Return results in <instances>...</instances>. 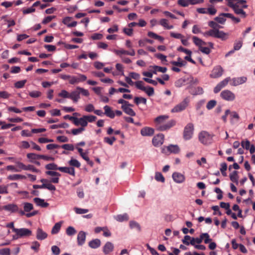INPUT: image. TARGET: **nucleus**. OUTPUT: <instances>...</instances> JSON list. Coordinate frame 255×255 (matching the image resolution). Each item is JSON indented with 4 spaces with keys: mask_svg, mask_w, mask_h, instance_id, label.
Segmentation results:
<instances>
[{
    "mask_svg": "<svg viewBox=\"0 0 255 255\" xmlns=\"http://www.w3.org/2000/svg\"><path fill=\"white\" fill-rule=\"evenodd\" d=\"M159 24L164 27L165 29H171L173 28V25H169L168 24V20L165 18L161 19L159 21Z\"/></svg>",
    "mask_w": 255,
    "mask_h": 255,
    "instance_id": "28",
    "label": "nucleus"
},
{
    "mask_svg": "<svg viewBox=\"0 0 255 255\" xmlns=\"http://www.w3.org/2000/svg\"><path fill=\"white\" fill-rule=\"evenodd\" d=\"M220 96L222 99L228 101H232L235 99V94L230 90H225L223 91Z\"/></svg>",
    "mask_w": 255,
    "mask_h": 255,
    "instance_id": "5",
    "label": "nucleus"
},
{
    "mask_svg": "<svg viewBox=\"0 0 255 255\" xmlns=\"http://www.w3.org/2000/svg\"><path fill=\"white\" fill-rule=\"evenodd\" d=\"M134 102L136 105H138L140 103L145 105L146 104V99L143 97H135L134 99Z\"/></svg>",
    "mask_w": 255,
    "mask_h": 255,
    "instance_id": "43",
    "label": "nucleus"
},
{
    "mask_svg": "<svg viewBox=\"0 0 255 255\" xmlns=\"http://www.w3.org/2000/svg\"><path fill=\"white\" fill-rule=\"evenodd\" d=\"M66 233L68 236H73L76 233V230L73 227L69 226L67 228Z\"/></svg>",
    "mask_w": 255,
    "mask_h": 255,
    "instance_id": "44",
    "label": "nucleus"
},
{
    "mask_svg": "<svg viewBox=\"0 0 255 255\" xmlns=\"http://www.w3.org/2000/svg\"><path fill=\"white\" fill-rule=\"evenodd\" d=\"M26 176L20 174L10 175L7 177V179L10 180H17L19 179H26Z\"/></svg>",
    "mask_w": 255,
    "mask_h": 255,
    "instance_id": "33",
    "label": "nucleus"
},
{
    "mask_svg": "<svg viewBox=\"0 0 255 255\" xmlns=\"http://www.w3.org/2000/svg\"><path fill=\"white\" fill-rule=\"evenodd\" d=\"M101 245V241L99 239L93 240L89 243V246L92 249H96Z\"/></svg>",
    "mask_w": 255,
    "mask_h": 255,
    "instance_id": "29",
    "label": "nucleus"
},
{
    "mask_svg": "<svg viewBox=\"0 0 255 255\" xmlns=\"http://www.w3.org/2000/svg\"><path fill=\"white\" fill-rule=\"evenodd\" d=\"M167 149L170 153L175 154L178 153L180 151V148L177 145L170 144L167 147Z\"/></svg>",
    "mask_w": 255,
    "mask_h": 255,
    "instance_id": "26",
    "label": "nucleus"
},
{
    "mask_svg": "<svg viewBox=\"0 0 255 255\" xmlns=\"http://www.w3.org/2000/svg\"><path fill=\"white\" fill-rule=\"evenodd\" d=\"M241 146L243 148L246 150H249L251 154H253L255 152V146L254 145L250 144V141L248 139L243 140L241 143Z\"/></svg>",
    "mask_w": 255,
    "mask_h": 255,
    "instance_id": "7",
    "label": "nucleus"
},
{
    "mask_svg": "<svg viewBox=\"0 0 255 255\" xmlns=\"http://www.w3.org/2000/svg\"><path fill=\"white\" fill-rule=\"evenodd\" d=\"M33 188L34 189H47L50 191H55L56 190L55 186L51 183L42 184V185H33Z\"/></svg>",
    "mask_w": 255,
    "mask_h": 255,
    "instance_id": "14",
    "label": "nucleus"
},
{
    "mask_svg": "<svg viewBox=\"0 0 255 255\" xmlns=\"http://www.w3.org/2000/svg\"><path fill=\"white\" fill-rule=\"evenodd\" d=\"M208 26L212 29L203 33V35L205 37L211 36L213 38H218L222 41L226 40L229 37V33H226L223 31L220 30V28L223 27L219 25L214 21H210L208 22Z\"/></svg>",
    "mask_w": 255,
    "mask_h": 255,
    "instance_id": "1",
    "label": "nucleus"
},
{
    "mask_svg": "<svg viewBox=\"0 0 255 255\" xmlns=\"http://www.w3.org/2000/svg\"><path fill=\"white\" fill-rule=\"evenodd\" d=\"M155 57L160 59L162 62L164 63L167 62L166 56L161 53H157L155 54Z\"/></svg>",
    "mask_w": 255,
    "mask_h": 255,
    "instance_id": "62",
    "label": "nucleus"
},
{
    "mask_svg": "<svg viewBox=\"0 0 255 255\" xmlns=\"http://www.w3.org/2000/svg\"><path fill=\"white\" fill-rule=\"evenodd\" d=\"M154 130L149 127H144L140 130V133L142 136H151L154 134Z\"/></svg>",
    "mask_w": 255,
    "mask_h": 255,
    "instance_id": "17",
    "label": "nucleus"
},
{
    "mask_svg": "<svg viewBox=\"0 0 255 255\" xmlns=\"http://www.w3.org/2000/svg\"><path fill=\"white\" fill-rule=\"evenodd\" d=\"M104 110L105 111L104 115L106 116L111 119H114L115 118V112L112 110V108L110 106L108 105L105 106L104 107Z\"/></svg>",
    "mask_w": 255,
    "mask_h": 255,
    "instance_id": "20",
    "label": "nucleus"
},
{
    "mask_svg": "<svg viewBox=\"0 0 255 255\" xmlns=\"http://www.w3.org/2000/svg\"><path fill=\"white\" fill-rule=\"evenodd\" d=\"M194 127L192 123H188L185 127L183 133V138L188 140L192 138L194 133Z\"/></svg>",
    "mask_w": 255,
    "mask_h": 255,
    "instance_id": "3",
    "label": "nucleus"
},
{
    "mask_svg": "<svg viewBox=\"0 0 255 255\" xmlns=\"http://www.w3.org/2000/svg\"><path fill=\"white\" fill-rule=\"evenodd\" d=\"M216 104L215 100H211L207 103L206 108L208 110H211L216 105Z\"/></svg>",
    "mask_w": 255,
    "mask_h": 255,
    "instance_id": "52",
    "label": "nucleus"
},
{
    "mask_svg": "<svg viewBox=\"0 0 255 255\" xmlns=\"http://www.w3.org/2000/svg\"><path fill=\"white\" fill-rule=\"evenodd\" d=\"M84 118L85 117L83 116L80 118L76 117H75V118H73L72 119L74 120L73 124L76 126H81L80 128H85L87 126L88 123Z\"/></svg>",
    "mask_w": 255,
    "mask_h": 255,
    "instance_id": "11",
    "label": "nucleus"
},
{
    "mask_svg": "<svg viewBox=\"0 0 255 255\" xmlns=\"http://www.w3.org/2000/svg\"><path fill=\"white\" fill-rule=\"evenodd\" d=\"M175 121L172 120L167 123H164L163 125L158 126L157 130L159 131H164L169 129L175 125Z\"/></svg>",
    "mask_w": 255,
    "mask_h": 255,
    "instance_id": "9",
    "label": "nucleus"
},
{
    "mask_svg": "<svg viewBox=\"0 0 255 255\" xmlns=\"http://www.w3.org/2000/svg\"><path fill=\"white\" fill-rule=\"evenodd\" d=\"M85 130V128H73L71 130V133L73 135H77L82 133L83 131Z\"/></svg>",
    "mask_w": 255,
    "mask_h": 255,
    "instance_id": "51",
    "label": "nucleus"
},
{
    "mask_svg": "<svg viewBox=\"0 0 255 255\" xmlns=\"http://www.w3.org/2000/svg\"><path fill=\"white\" fill-rule=\"evenodd\" d=\"M134 85H135V87H136V88H137L139 90H141L142 91L146 90V87H145L143 86L144 83L141 81H137L135 82L134 83Z\"/></svg>",
    "mask_w": 255,
    "mask_h": 255,
    "instance_id": "45",
    "label": "nucleus"
},
{
    "mask_svg": "<svg viewBox=\"0 0 255 255\" xmlns=\"http://www.w3.org/2000/svg\"><path fill=\"white\" fill-rule=\"evenodd\" d=\"M61 224H62L61 222L56 223L52 228V229L51 230V234H57L59 232V231L61 229Z\"/></svg>",
    "mask_w": 255,
    "mask_h": 255,
    "instance_id": "34",
    "label": "nucleus"
},
{
    "mask_svg": "<svg viewBox=\"0 0 255 255\" xmlns=\"http://www.w3.org/2000/svg\"><path fill=\"white\" fill-rule=\"evenodd\" d=\"M26 82V80L17 81L16 83H15L14 86L16 88H22L24 87Z\"/></svg>",
    "mask_w": 255,
    "mask_h": 255,
    "instance_id": "53",
    "label": "nucleus"
},
{
    "mask_svg": "<svg viewBox=\"0 0 255 255\" xmlns=\"http://www.w3.org/2000/svg\"><path fill=\"white\" fill-rule=\"evenodd\" d=\"M61 147L67 150L73 151L74 149V145L72 144H64L61 146Z\"/></svg>",
    "mask_w": 255,
    "mask_h": 255,
    "instance_id": "61",
    "label": "nucleus"
},
{
    "mask_svg": "<svg viewBox=\"0 0 255 255\" xmlns=\"http://www.w3.org/2000/svg\"><path fill=\"white\" fill-rule=\"evenodd\" d=\"M47 237V234L42 229L38 228L36 231V238L39 240H43Z\"/></svg>",
    "mask_w": 255,
    "mask_h": 255,
    "instance_id": "24",
    "label": "nucleus"
},
{
    "mask_svg": "<svg viewBox=\"0 0 255 255\" xmlns=\"http://www.w3.org/2000/svg\"><path fill=\"white\" fill-rule=\"evenodd\" d=\"M114 248V245L111 242H108L104 246L103 251L105 255H108L113 251Z\"/></svg>",
    "mask_w": 255,
    "mask_h": 255,
    "instance_id": "19",
    "label": "nucleus"
},
{
    "mask_svg": "<svg viewBox=\"0 0 255 255\" xmlns=\"http://www.w3.org/2000/svg\"><path fill=\"white\" fill-rule=\"evenodd\" d=\"M168 118L169 117L167 115L160 116L155 118L154 122L157 129L158 128V126L163 125Z\"/></svg>",
    "mask_w": 255,
    "mask_h": 255,
    "instance_id": "13",
    "label": "nucleus"
},
{
    "mask_svg": "<svg viewBox=\"0 0 255 255\" xmlns=\"http://www.w3.org/2000/svg\"><path fill=\"white\" fill-rule=\"evenodd\" d=\"M213 135L206 131H202L198 134L199 140L205 145H209L213 142Z\"/></svg>",
    "mask_w": 255,
    "mask_h": 255,
    "instance_id": "2",
    "label": "nucleus"
},
{
    "mask_svg": "<svg viewBox=\"0 0 255 255\" xmlns=\"http://www.w3.org/2000/svg\"><path fill=\"white\" fill-rule=\"evenodd\" d=\"M69 164L72 167L79 168L81 166V163L75 159L72 158L68 162Z\"/></svg>",
    "mask_w": 255,
    "mask_h": 255,
    "instance_id": "39",
    "label": "nucleus"
},
{
    "mask_svg": "<svg viewBox=\"0 0 255 255\" xmlns=\"http://www.w3.org/2000/svg\"><path fill=\"white\" fill-rule=\"evenodd\" d=\"M171 63L174 66L181 67L185 65L186 62L182 61V60L180 58H178V61H173L171 62Z\"/></svg>",
    "mask_w": 255,
    "mask_h": 255,
    "instance_id": "40",
    "label": "nucleus"
},
{
    "mask_svg": "<svg viewBox=\"0 0 255 255\" xmlns=\"http://www.w3.org/2000/svg\"><path fill=\"white\" fill-rule=\"evenodd\" d=\"M80 93L78 90H76L70 93L69 99H71L74 102L76 103L80 99Z\"/></svg>",
    "mask_w": 255,
    "mask_h": 255,
    "instance_id": "25",
    "label": "nucleus"
},
{
    "mask_svg": "<svg viewBox=\"0 0 255 255\" xmlns=\"http://www.w3.org/2000/svg\"><path fill=\"white\" fill-rule=\"evenodd\" d=\"M193 42V43L197 46L199 47V49L200 47H201L202 45H206V42L203 41L202 39H200L199 38L196 37V36H193L192 37Z\"/></svg>",
    "mask_w": 255,
    "mask_h": 255,
    "instance_id": "27",
    "label": "nucleus"
},
{
    "mask_svg": "<svg viewBox=\"0 0 255 255\" xmlns=\"http://www.w3.org/2000/svg\"><path fill=\"white\" fill-rule=\"evenodd\" d=\"M33 201L37 206L41 207L46 208L49 205V204L47 202H45L44 199H42L39 198H34L33 199Z\"/></svg>",
    "mask_w": 255,
    "mask_h": 255,
    "instance_id": "23",
    "label": "nucleus"
},
{
    "mask_svg": "<svg viewBox=\"0 0 255 255\" xmlns=\"http://www.w3.org/2000/svg\"><path fill=\"white\" fill-rule=\"evenodd\" d=\"M86 234L84 231H80L77 235V243L79 246L84 244L86 240Z\"/></svg>",
    "mask_w": 255,
    "mask_h": 255,
    "instance_id": "16",
    "label": "nucleus"
},
{
    "mask_svg": "<svg viewBox=\"0 0 255 255\" xmlns=\"http://www.w3.org/2000/svg\"><path fill=\"white\" fill-rule=\"evenodd\" d=\"M223 71L224 70L221 66H215L211 71L210 77L212 78H219L223 75Z\"/></svg>",
    "mask_w": 255,
    "mask_h": 255,
    "instance_id": "6",
    "label": "nucleus"
},
{
    "mask_svg": "<svg viewBox=\"0 0 255 255\" xmlns=\"http://www.w3.org/2000/svg\"><path fill=\"white\" fill-rule=\"evenodd\" d=\"M40 247V244L37 241H34L32 243L31 249L34 250L36 252H37Z\"/></svg>",
    "mask_w": 255,
    "mask_h": 255,
    "instance_id": "57",
    "label": "nucleus"
},
{
    "mask_svg": "<svg viewBox=\"0 0 255 255\" xmlns=\"http://www.w3.org/2000/svg\"><path fill=\"white\" fill-rule=\"evenodd\" d=\"M33 209V206L31 203L28 202L23 203V209L25 212H29Z\"/></svg>",
    "mask_w": 255,
    "mask_h": 255,
    "instance_id": "38",
    "label": "nucleus"
},
{
    "mask_svg": "<svg viewBox=\"0 0 255 255\" xmlns=\"http://www.w3.org/2000/svg\"><path fill=\"white\" fill-rule=\"evenodd\" d=\"M115 218L118 221L123 222L124 221H128V216L127 214L125 213L123 215H118Z\"/></svg>",
    "mask_w": 255,
    "mask_h": 255,
    "instance_id": "35",
    "label": "nucleus"
},
{
    "mask_svg": "<svg viewBox=\"0 0 255 255\" xmlns=\"http://www.w3.org/2000/svg\"><path fill=\"white\" fill-rule=\"evenodd\" d=\"M247 80V79L246 77L234 78L231 79V82L230 83V85L233 86H237L245 83Z\"/></svg>",
    "mask_w": 255,
    "mask_h": 255,
    "instance_id": "12",
    "label": "nucleus"
},
{
    "mask_svg": "<svg viewBox=\"0 0 255 255\" xmlns=\"http://www.w3.org/2000/svg\"><path fill=\"white\" fill-rule=\"evenodd\" d=\"M172 178L173 180L178 183H181L185 180V176L181 173L178 172H174L172 174Z\"/></svg>",
    "mask_w": 255,
    "mask_h": 255,
    "instance_id": "15",
    "label": "nucleus"
},
{
    "mask_svg": "<svg viewBox=\"0 0 255 255\" xmlns=\"http://www.w3.org/2000/svg\"><path fill=\"white\" fill-rule=\"evenodd\" d=\"M155 179L157 181H160L161 182H164L165 181V179L162 174L161 173L157 172L155 175Z\"/></svg>",
    "mask_w": 255,
    "mask_h": 255,
    "instance_id": "55",
    "label": "nucleus"
},
{
    "mask_svg": "<svg viewBox=\"0 0 255 255\" xmlns=\"http://www.w3.org/2000/svg\"><path fill=\"white\" fill-rule=\"evenodd\" d=\"M77 90H79L80 94H81L82 95L86 97H88L89 96V92L86 89H85L83 88H81L80 87H77Z\"/></svg>",
    "mask_w": 255,
    "mask_h": 255,
    "instance_id": "50",
    "label": "nucleus"
},
{
    "mask_svg": "<svg viewBox=\"0 0 255 255\" xmlns=\"http://www.w3.org/2000/svg\"><path fill=\"white\" fill-rule=\"evenodd\" d=\"M72 19V17L67 16L63 18L62 22L65 25H66L68 27H75L77 25V22L75 21L71 22Z\"/></svg>",
    "mask_w": 255,
    "mask_h": 255,
    "instance_id": "18",
    "label": "nucleus"
},
{
    "mask_svg": "<svg viewBox=\"0 0 255 255\" xmlns=\"http://www.w3.org/2000/svg\"><path fill=\"white\" fill-rule=\"evenodd\" d=\"M233 10L236 14H241L243 17H246L247 15L246 12L242 9L240 8L238 4L235 7H234Z\"/></svg>",
    "mask_w": 255,
    "mask_h": 255,
    "instance_id": "36",
    "label": "nucleus"
},
{
    "mask_svg": "<svg viewBox=\"0 0 255 255\" xmlns=\"http://www.w3.org/2000/svg\"><path fill=\"white\" fill-rule=\"evenodd\" d=\"M29 95L31 98H38V97H39L40 96H41V93L40 92L37 91H33L29 92Z\"/></svg>",
    "mask_w": 255,
    "mask_h": 255,
    "instance_id": "58",
    "label": "nucleus"
},
{
    "mask_svg": "<svg viewBox=\"0 0 255 255\" xmlns=\"http://www.w3.org/2000/svg\"><path fill=\"white\" fill-rule=\"evenodd\" d=\"M58 96L63 98H69L70 93H69L67 91L63 90L58 94Z\"/></svg>",
    "mask_w": 255,
    "mask_h": 255,
    "instance_id": "59",
    "label": "nucleus"
},
{
    "mask_svg": "<svg viewBox=\"0 0 255 255\" xmlns=\"http://www.w3.org/2000/svg\"><path fill=\"white\" fill-rule=\"evenodd\" d=\"M202 235L205 244H208L212 241V239L208 233H202Z\"/></svg>",
    "mask_w": 255,
    "mask_h": 255,
    "instance_id": "48",
    "label": "nucleus"
},
{
    "mask_svg": "<svg viewBox=\"0 0 255 255\" xmlns=\"http://www.w3.org/2000/svg\"><path fill=\"white\" fill-rule=\"evenodd\" d=\"M74 210L75 212H76V213L78 214H85V213L88 212V211H89L88 209H81V208H79L78 207H75L74 208Z\"/></svg>",
    "mask_w": 255,
    "mask_h": 255,
    "instance_id": "54",
    "label": "nucleus"
},
{
    "mask_svg": "<svg viewBox=\"0 0 255 255\" xmlns=\"http://www.w3.org/2000/svg\"><path fill=\"white\" fill-rule=\"evenodd\" d=\"M147 35L149 37L154 38L155 39H157V40L160 41V42H163L164 39L163 37L159 36L152 31H149L147 33Z\"/></svg>",
    "mask_w": 255,
    "mask_h": 255,
    "instance_id": "31",
    "label": "nucleus"
},
{
    "mask_svg": "<svg viewBox=\"0 0 255 255\" xmlns=\"http://www.w3.org/2000/svg\"><path fill=\"white\" fill-rule=\"evenodd\" d=\"M129 227L131 229H136L139 232L141 231V228L139 224L133 221L129 222Z\"/></svg>",
    "mask_w": 255,
    "mask_h": 255,
    "instance_id": "42",
    "label": "nucleus"
},
{
    "mask_svg": "<svg viewBox=\"0 0 255 255\" xmlns=\"http://www.w3.org/2000/svg\"><path fill=\"white\" fill-rule=\"evenodd\" d=\"M238 172L237 171H234L230 175V180L236 183V184H238L239 183L238 179H239V176L238 174Z\"/></svg>",
    "mask_w": 255,
    "mask_h": 255,
    "instance_id": "32",
    "label": "nucleus"
},
{
    "mask_svg": "<svg viewBox=\"0 0 255 255\" xmlns=\"http://www.w3.org/2000/svg\"><path fill=\"white\" fill-rule=\"evenodd\" d=\"M164 136L162 133H159L154 136L152 139V143L155 146L162 145L164 141Z\"/></svg>",
    "mask_w": 255,
    "mask_h": 255,
    "instance_id": "8",
    "label": "nucleus"
},
{
    "mask_svg": "<svg viewBox=\"0 0 255 255\" xmlns=\"http://www.w3.org/2000/svg\"><path fill=\"white\" fill-rule=\"evenodd\" d=\"M51 251L54 255H59L60 253V250L59 247L56 246H53L51 247Z\"/></svg>",
    "mask_w": 255,
    "mask_h": 255,
    "instance_id": "63",
    "label": "nucleus"
},
{
    "mask_svg": "<svg viewBox=\"0 0 255 255\" xmlns=\"http://www.w3.org/2000/svg\"><path fill=\"white\" fill-rule=\"evenodd\" d=\"M27 157L30 160L31 162H33L34 160H37L40 159V155L34 153H29L26 155Z\"/></svg>",
    "mask_w": 255,
    "mask_h": 255,
    "instance_id": "37",
    "label": "nucleus"
},
{
    "mask_svg": "<svg viewBox=\"0 0 255 255\" xmlns=\"http://www.w3.org/2000/svg\"><path fill=\"white\" fill-rule=\"evenodd\" d=\"M59 167L55 163H52L47 164L45 168L47 170H58Z\"/></svg>",
    "mask_w": 255,
    "mask_h": 255,
    "instance_id": "46",
    "label": "nucleus"
},
{
    "mask_svg": "<svg viewBox=\"0 0 255 255\" xmlns=\"http://www.w3.org/2000/svg\"><path fill=\"white\" fill-rule=\"evenodd\" d=\"M0 255H10V250L9 248L0 249Z\"/></svg>",
    "mask_w": 255,
    "mask_h": 255,
    "instance_id": "64",
    "label": "nucleus"
},
{
    "mask_svg": "<svg viewBox=\"0 0 255 255\" xmlns=\"http://www.w3.org/2000/svg\"><path fill=\"white\" fill-rule=\"evenodd\" d=\"M152 68L153 70V73H154V74H156V73L157 72L164 73L167 70V69L166 67H160V66H156V65L152 66Z\"/></svg>",
    "mask_w": 255,
    "mask_h": 255,
    "instance_id": "30",
    "label": "nucleus"
},
{
    "mask_svg": "<svg viewBox=\"0 0 255 255\" xmlns=\"http://www.w3.org/2000/svg\"><path fill=\"white\" fill-rule=\"evenodd\" d=\"M214 20L218 23L223 24L226 21V19L225 18L224 15H222L220 13L218 16L216 17Z\"/></svg>",
    "mask_w": 255,
    "mask_h": 255,
    "instance_id": "41",
    "label": "nucleus"
},
{
    "mask_svg": "<svg viewBox=\"0 0 255 255\" xmlns=\"http://www.w3.org/2000/svg\"><path fill=\"white\" fill-rule=\"evenodd\" d=\"M231 81L230 77H227L224 79L223 81H221L220 83H219V85L222 88H224L227 84H228L229 82Z\"/></svg>",
    "mask_w": 255,
    "mask_h": 255,
    "instance_id": "56",
    "label": "nucleus"
},
{
    "mask_svg": "<svg viewBox=\"0 0 255 255\" xmlns=\"http://www.w3.org/2000/svg\"><path fill=\"white\" fill-rule=\"evenodd\" d=\"M130 107H132V105H131V106H126V105H122L121 108L123 111L127 115L130 116H135L136 114L135 112L130 108Z\"/></svg>",
    "mask_w": 255,
    "mask_h": 255,
    "instance_id": "22",
    "label": "nucleus"
},
{
    "mask_svg": "<svg viewBox=\"0 0 255 255\" xmlns=\"http://www.w3.org/2000/svg\"><path fill=\"white\" fill-rule=\"evenodd\" d=\"M15 230V233H17V235L20 238L29 237L32 235V232L28 229L20 228Z\"/></svg>",
    "mask_w": 255,
    "mask_h": 255,
    "instance_id": "10",
    "label": "nucleus"
},
{
    "mask_svg": "<svg viewBox=\"0 0 255 255\" xmlns=\"http://www.w3.org/2000/svg\"><path fill=\"white\" fill-rule=\"evenodd\" d=\"M84 117H85L84 118L85 119L87 123H88V122H89V123L94 122L97 119V117L96 116H93V115H86V116H84Z\"/></svg>",
    "mask_w": 255,
    "mask_h": 255,
    "instance_id": "49",
    "label": "nucleus"
},
{
    "mask_svg": "<svg viewBox=\"0 0 255 255\" xmlns=\"http://www.w3.org/2000/svg\"><path fill=\"white\" fill-rule=\"evenodd\" d=\"M3 209L6 211H10L12 213L18 211V207L17 205L14 204H9L3 207Z\"/></svg>",
    "mask_w": 255,
    "mask_h": 255,
    "instance_id": "21",
    "label": "nucleus"
},
{
    "mask_svg": "<svg viewBox=\"0 0 255 255\" xmlns=\"http://www.w3.org/2000/svg\"><path fill=\"white\" fill-rule=\"evenodd\" d=\"M143 91L145 92L148 96H151L153 95L154 93L153 88L151 87H146V90H143Z\"/></svg>",
    "mask_w": 255,
    "mask_h": 255,
    "instance_id": "60",
    "label": "nucleus"
},
{
    "mask_svg": "<svg viewBox=\"0 0 255 255\" xmlns=\"http://www.w3.org/2000/svg\"><path fill=\"white\" fill-rule=\"evenodd\" d=\"M189 103V99L188 98H185L181 103L176 105L172 110V113L180 112L184 110L188 106Z\"/></svg>",
    "mask_w": 255,
    "mask_h": 255,
    "instance_id": "4",
    "label": "nucleus"
},
{
    "mask_svg": "<svg viewBox=\"0 0 255 255\" xmlns=\"http://www.w3.org/2000/svg\"><path fill=\"white\" fill-rule=\"evenodd\" d=\"M116 140V138L115 136H113L111 138L109 137H105L104 138V141L105 142L107 143L108 144L112 145L114 143V142Z\"/></svg>",
    "mask_w": 255,
    "mask_h": 255,
    "instance_id": "47",
    "label": "nucleus"
}]
</instances>
